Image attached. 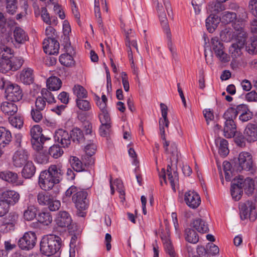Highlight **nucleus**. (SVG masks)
<instances>
[{
  "mask_svg": "<svg viewBox=\"0 0 257 257\" xmlns=\"http://www.w3.org/2000/svg\"><path fill=\"white\" fill-rule=\"evenodd\" d=\"M54 140L64 148L68 147L71 143L70 135L63 129H59L55 132Z\"/></svg>",
  "mask_w": 257,
  "mask_h": 257,
  "instance_id": "obj_19",
  "label": "nucleus"
},
{
  "mask_svg": "<svg viewBox=\"0 0 257 257\" xmlns=\"http://www.w3.org/2000/svg\"><path fill=\"white\" fill-rule=\"evenodd\" d=\"M153 1L154 3L157 5L156 9L158 13L161 24L167 35V37L168 38V48L172 54V57L174 59H176L177 57L176 48V47L174 45L171 40V32L168 25V20L167 19L165 9L163 8L162 5L159 3L158 0Z\"/></svg>",
  "mask_w": 257,
  "mask_h": 257,
  "instance_id": "obj_2",
  "label": "nucleus"
},
{
  "mask_svg": "<svg viewBox=\"0 0 257 257\" xmlns=\"http://www.w3.org/2000/svg\"><path fill=\"white\" fill-rule=\"evenodd\" d=\"M69 162L71 166L76 172H80L85 170V166L78 158L71 156L70 158Z\"/></svg>",
  "mask_w": 257,
  "mask_h": 257,
  "instance_id": "obj_40",
  "label": "nucleus"
},
{
  "mask_svg": "<svg viewBox=\"0 0 257 257\" xmlns=\"http://www.w3.org/2000/svg\"><path fill=\"white\" fill-rule=\"evenodd\" d=\"M241 16V21H236L233 24V27L236 31L235 35L237 37V39H246V33L244 31V21L247 18L246 12L242 10Z\"/></svg>",
  "mask_w": 257,
  "mask_h": 257,
  "instance_id": "obj_18",
  "label": "nucleus"
},
{
  "mask_svg": "<svg viewBox=\"0 0 257 257\" xmlns=\"http://www.w3.org/2000/svg\"><path fill=\"white\" fill-rule=\"evenodd\" d=\"M237 114L239 115L238 119L242 122H245L251 119L253 114L247 105L240 104L237 105Z\"/></svg>",
  "mask_w": 257,
  "mask_h": 257,
  "instance_id": "obj_17",
  "label": "nucleus"
},
{
  "mask_svg": "<svg viewBox=\"0 0 257 257\" xmlns=\"http://www.w3.org/2000/svg\"><path fill=\"white\" fill-rule=\"evenodd\" d=\"M74 142L80 143L84 141V135L82 131L78 127L74 128L70 134V139Z\"/></svg>",
  "mask_w": 257,
  "mask_h": 257,
  "instance_id": "obj_43",
  "label": "nucleus"
},
{
  "mask_svg": "<svg viewBox=\"0 0 257 257\" xmlns=\"http://www.w3.org/2000/svg\"><path fill=\"white\" fill-rule=\"evenodd\" d=\"M237 114V105L235 107L228 108L223 114V118L225 121H234L236 118Z\"/></svg>",
  "mask_w": 257,
  "mask_h": 257,
  "instance_id": "obj_42",
  "label": "nucleus"
},
{
  "mask_svg": "<svg viewBox=\"0 0 257 257\" xmlns=\"http://www.w3.org/2000/svg\"><path fill=\"white\" fill-rule=\"evenodd\" d=\"M64 171L62 165H52L47 170L42 171L39 178V184L43 190L49 191L56 189L58 192V184L62 179Z\"/></svg>",
  "mask_w": 257,
  "mask_h": 257,
  "instance_id": "obj_1",
  "label": "nucleus"
},
{
  "mask_svg": "<svg viewBox=\"0 0 257 257\" xmlns=\"http://www.w3.org/2000/svg\"><path fill=\"white\" fill-rule=\"evenodd\" d=\"M95 101L96 102V104L97 106L99 107L100 109V112H102L103 111H107V98L105 94H103L101 96V98L98 96H95Z\"/></svg>",
  "mask_w": 257,
  "mask_h": 257,
  "instance_id": "obj_48",
  "label": "nucleus"
},
{
  "mask_svg": "<svg viewBox=\"0 0 257 257\" xmlns=\"http://www.w3.org/2000/svg\"><path fill=\"white\" fill-rule=\"evenodd\" d=\"M246 39H237V42L232 44L229 47V51L233 58H236L241 54V49L245 44Z\"/></svg>",
  "mask_w": 257,
  "mask_h": 257,
  "instance_id": "obj_26",
  "label": "nucleus"
},
{
  "mask_svg": "<svg viewBox=\"0 0 257 257\" xmlns=\"http://www.w3.org/2000/svg\"><path fill=\"white\" fill-rule=\"evenodd\" d=\"M24 60L21 57H12L10 59L9 64L11 70L16 71L21 67L24 63Z\"/></svg>",
  "mask_w": 257,
  "mask_h": 257,
  "instance_id": "obj_44",
  "label": "nucleus"
},
{
  "mask_svg": "<svg viewBox=\"0 0 257 257\" xmlns=\"http://www.w3.org/2000/svg\"><path fill=\"white\" fill-rule=\"evenodd\" d=\"M42 132V129L39 125L33 126L30 130L31 143L34 149L37 151L42 149L43 145L46 141L50 140L49 138L45 137Z\"/></svg>",
  "mask_w": 257,
  "mask_h": 257,
  "instance_id": "obj_5",
  "label": "nucleus"
},
{
  "mask_svg": "<svg viewBox=\"0 0 257 257\" xmlns=\"http://www.w3.org/2000/svg\"><path fill=\"white\" fill-rule=\"evenodd\" d=\"M166 252L170 257H175V252L169 236H161Z\"/></svg>",
  "mask_w": 257,
  "mask_h": 257,
  "instance_id": "obj_38",
  "label": "nucleus"
},
{
  "mask_svg": "<svg viewBox=\"0 0 257 257\" xmlns=\"http://www.w3.org/2000/svg\"><path fill=\"white\" fill-rule=\"evenodd\" d=\"M60 202L58 200H53L52 197L51 198L50 201H49V203L47 204V206H48L50 210L52 211H55L58 210L60 207Z\"/></svg>",
  "mask_w": 257,
  "mask_h": 257,
  "instance_id": "obj_63",
  "label": "nucleus"
},
{
  "mask_svg": "<svg viewBox=\"0 0 257 257\" xmlns=\"http://www.w3.org/2000/svg\"><path fill=\"white\" fill-rule=\"evenodd\" d=\"M246 49L250 54H254L257 52V42L253 41L248 43L246 46Z\"/></svg>",
  "mask_w": 257,
  "mask_h": 257,
  "instance_id": "obj_64",
  "label": "nucleus"
},
{
  "mask_svg": "<svg viewBox=\"0 0 257 257\" xmlns=\"http://www.w3.org/2000/svg\"><path fill=\"white\" fill-rule=\"evenodd\" d=\"M74 94L77 96L76 99L86 98L87 97L86 90L82 86L76 85L73 88Z\"/></svg>",
  "mask_w": 257,
  "mask_h": 257,
  "instance_id": "obj_49",
  "label": "nucleus"
},
{
  "mask_svg": "<svg viewBox=\"0 0 257 257\" xmlns=\"http://www.w3.org/2000/svg\"><path fill=\"white\" fill-rule=\"evenodd\" d=\"M185 238L187 241L193 244L196 243L199 240V236L197 233L191 228L185 229Z\"/></svg>",
  "mask_w": 257,
  "mask_h": 257,
  "instance_id": "obj_41",
  "label": "nucleus"
},
{
  "mask_svg": "<svg viewBox=\"0 0 257 257\" xmlns=\"http://www.w3.org/2000/svg\"><path fill=\"white\" fill-rule=\"evenodd\" d=\"M9 120L11 125L16 128H21L23 125V119L20 116H10Z\"/></svg>",
  "mask_w": 257,
  "mask_h": 257,
  "instance_id": "obj_58",
  "label": "nucleus"
},
{
  "mask_svg": "<svg viewBox=\"0 0 257 257\" xmlns=\"http://www.w3.org/2000/svg\"><path fill=\"white\" fill-rule=\"evenodd\" d=\"M236 132V125L234 121H225L223 128L224 136L227 138L233 137Z\"/></svg>",
  "mask_w": 257,
  "mask_h": 257,
  "instance_id": "obj_33",
  "label": "nucleus"
},
{
  "mask_svg": "<svg viewBox=\"0 0 257 257\" xmlns=\"http://www.w3.org/2000/svg\"><path fill=\"white\" fill-rule=\"evenodd\" d=\"M236 171L239 172L244 171L253 174L256 171L252 156L248 152L244 151L239 153L236 163Z\"/></svg>",
  "mask_w": 257,
  "mask_h": 257,
  "instance_id": "obj_4",
  "label": "nucleus"
},
{
  "mask_svg": "<svg viewBox=\"0 0 257 257\" xmlns=\"http://www.w3.org/2000/svg\"><path fill=\"white\" fill-rule=\"evenodd\" d=\"M5 93L7 99L13 102L19 101L23 97L22 90L20 86L11 83L7 84Z\"/></svg>",
  "mask_w": 257,
  "mask_h": 257,
  "instance_id": "obj_9",
  "label": "nucleus"
},
{
  "mask_svg": "<svg viewBox=\"0 0 257 257\" xmlns=\"http://www.w3.org/2000/svg\"><path fill=\"white\" fill-rule=\"evenodd\" d=\"M76 103L77 107L82 111H87L91 108L90 102L84 98L76 99Z\"/></svg>",
  "mask_w": 257,
  "mask_h": 257,
  "instance_id": "obj_51",
  "label": "nucleus"
},
{
  "mask_svg": "<svg viewBox=\"0 0 257 257\" xmlns=\"http://www.w3.org/2000/svg\"><path fill=\"white\" fill-rule=\"evenodd\" d=\"M231 195L235 201H238L241 197L242 194V188L241 183L234 178L231 182L230 188Z\"/></svg>",
  "mask_w": 257,
  "mask_h": 257,
  "instance_id": "obj_25",
  "label": "nucleus"
},
{
  "mask_svg": "<svg viewBox=\"0 0 257 257\" xmlns=\"http://www.w3.org/2000/svg\"><path fill=\"white\" fill-rule=\"evenodd\" d=\"M20 81L25 84H30L34 81L33 70L29 67L24 68L20 74Z\"/></svg>",
  "mask_w": 257,
  "mask_h": 257,
  "instance_id": "obj_27",
  "label": "nucleus"
},
{
  "mask_svg": "<svg viewBox=\"0 0 257 257\" xmlns=\"http://www.w3.org/2000/svg\"><path fill=\"white\" fill-rule=\"evenodd\" d=\"M45 103L42 98H37L35 101V107L33 108L31 111V115L34 121L36 122H40L43 118L42 111L46 107Z\"/></svg>",
  "mask_w": 257,
  "mask_h": 257,
  "instance_id": "obj_12",
  "label": "nucleus"
},
{
  "mask_svg": "<svg viewBox=\"0 0 257 257\" xmlns=\"http://www.w3.org/2000/svg\"><path fill=\"white\" fill-rule=\"evenodd\" d=\"M21 171L22 176L26 179L32 178L35 174L36 168L32 161H30L23 166Z\"/></svg>",
  "mask_w": 257,
  "mask_h": 257,
  "instance_id": "obj_28",
  "label": "nucleus"
},
{
  "mask_svg": "<svg viewBox=\"0 0 257 257\" xmlns=\"http://www.w3.org/2000/svg\"><path fill=\"white\" fill-rule=\"evenodd\" d=\"M20 198V195L18 192L13 190H8L4 191L1 194L0 199L9 205H14L17 203Z\"/></svg>",
  "mask_w": 257,
  "mask_h": 257,
  "instance_id": "obj_14",
  "label": "nucleus"
},
{
  "mask_svg": "<svg viewBox=\"0 0 257 257\" xmlns=\"http://www.w3.org/2000/svg\"><path fill=\"white\" fill-rule=\"evenodd\" d=\"M240 217L241 220L248 218L251 221H254L257 216V210L252 202L247 201L239 205Z\"/></svg>",
  "mask_w": 257,
  "mask_h": 257,
  "instance_id": "obj_7",
  "label": "nucleus"
},
{
  "mask_svg": "<svg viewBox=\"0 0 257 257\" xmlns=\"http://www.w3.org/2000/svg\"><path fill=\"white\" fill-rule=\"evenodd\" d=\"M98 116L101 124H111L110 117L108 110L100 112Z\"/></svg>",
  "mask_w": 257,
  "mask_h": 257,
  "instance_id": "obj_61",
  "label": "nucleus"
},
{
  "mask_svg": "<svg viewBox=\"0 0 257 257\" xmlns=\"http://www.w3.org/2000/svg\"><path fill=\"white\" fill-rule=\"evenodd\" d=\"M129 32H130V33H131L132 29L128 30L127 32L125 31L126 46L127 47V48H128L129 49L131 48V46H132L133 47L135 48L137 50V51H138V48L137 41L135 40H132V41L130 40L129 37H128V35L130 34Z\"/></svg>",
  "mask_w": 257,
  "mask_h": 257,
  "instance_id": "obj_60",
  "label": "nucleus"
},
{
  "mask_svg": "<svg viewBox=\"0 0 257 257\" xmlns=\"http://www.w3.org/2000/svg\"><path fill=\"white\" fill-rule=\"evenodd\" d=\"M224 9V5L218 1L210 2L207 7V12L214 15Z\"/></svg>",
  "mask_w": 257,
  "mask_h": 257,
  "instance_id": "obj_37",
  "label": "nucleus"
},
{
  "mask_svg": "<svg viewBox=\"0 0 257 257\" xmlns=\"http://www.w3.org/2000/svg\"><path fill=\"white\" fill-rule=\"evenodd\" d=\"M0 179L14 186L23 185L24 183L17 173L9 170L0 172Z\"/></svg>",
  "mask_w": 257,
  "mask_h": 257,
  "instance_id": "obj_11",
  "label": "nucleus"
},
{
  "mask_svg": "<svg viewBox=\"0 0 257 257\" xmlns=\"http://www.w3.org/2000/svg\"><path fill=\"white\" fill-rule=\"evenodd\" d=\"M13 35L14 41L18 44H23L29 40L27 33L20 27H16L14 29Z\"/></svg>",
  "mask_w": 257,
  "mask_h": 257,
  "instance_id": "obj_23",
  "label": "nucleus"
},
{
  "mask_svg": "<svg viewBox=\"0 0 257 257\" xmlns=\"http://www.w3.org/2000/svg\"><path fill=\"white\" fill-rule=\"evenodd\" d=\"M12 140V135L9 130L6 127H0V145H5L9 144Z\"/></svg>",
  "mask_w": 257,
  "mask_h": 257,
  "instance_id": "obj_36",
  "label": "nucleus"
},
{
  "mask_svg": "<svg viewBox=\"0 0 257 257\" xmlns=\"http://www.w3.org/2000/svg\"><path fill=\"white\" fill-rule=\"evenodd\" d=\"M166 252L170 257H175V252L169 236H161Z\"/></svg>",
  "mask_w": 257,
  "mask_h": 257,
  "instance_id": "obj_39",
  "label": "nucleus"
},
{
  "mask_svg": "<svg viewBox=\"0 0 257 257\" xmlns=\"http://www.w3.org/2000/svg\"><path fill=\"white\" fill-rule=\"evenodd\" d=\"M18 9L17 0H6V11L11 15L14 14Z\"/></svg>",
  "mask_w": 257,
  "mask_h": 257,
  "instance_id": "obj_57",
  "label": "nucleus"
},
{
  "mask_svg": "<svg viewBox=\"0 0 257 257\" xmlns=\"http://www.w3.org/2000/svg\"><path fill=\"white\" fill-rule=\"evenodd\" d=\"M29 154L26 150H18L15 152L12 158L13 165L16 168H21L29 162Z\"/></svg>",
  "mask_w": 257,
  "mask_h": 257,
  "instance_id": "obj_10",
  "label": "nucleus"
},
{
  "mask_svg": "<svg viewBox=\"0 0 257 257\" xmlns=\"http://www.w3.org/2000/svg\"><path fill=\"white\" fill-rule=\"evenodd\" d=\"M243 134L244 138L248 142L257 141V126L255 124L248 123L244 129Z\"/></svg>",
  "mask_w": 257,
  "mask_h": 257,
  "instance_id": "obj_21",
  "label": "nucleus"
},
{
  "mask_svg": "<svg viewBox=\"0 0 257 257\" xmlns=\"http://www.w3.org/2000/svg\"><path fill=\"white\" fill-rule=\"evenodd\" d=\"M184 200L186 204L193 209L197 208L201 203L199 195L195 191L191 190L185 193Z\"/></svg>",
  "mask_w": 257,
  "mask_h": 257,
  "instance_id": "obj_15",
  "label": "nucleus"
},
{
  "mask_svg": "<svg viewBox=\"0 0 257 257\" xmlns=\"http://www.w3.org/2000/svg\"><path fill=\"white\" fill-rule=\"evenodd\" d=\"M237 180L241 183L242 188L248 196L251 195L255 189L254 181L250 178L244 179L243 177L239 176Z\"/></svg>",
  "mask_w": 257,
  "mask_h": 257,
  "instance_id": "obj_22",
  "label": "nucleus"
},
{
  "mask_svg": "<svg viewBox=\"0 0 257 257\" xmlns=\"http://www.w3.org/2000/svg\"><path fill=\"white\" fill-rule=\"evenodd\" d=\"M38 221L45 225H48L52 221V217L49 212H42L38 214Z\"/></svg>",
  "mask_w": 257,
  "mask_h": 257,
  "instance_id": "obj_46",
  "label": "nucleus"
},
{
  "mask_svg": "<svg viewBox=\"0 0 257 257\" xmlns=\"http://www.w3.org/2000/svg\"><path fill=\"white\" fill-rule=\"evenodd\" d=\"M2 111L8 115L13 116L18 111V106L14 102H4L1 105Z\"/></svg>",
  "mask_w": 257,
  "mask_h": 257,
  "instance_id": "obj_32",
  "label": "nucleus"
},
{
  "mask_svg": "<svg viewBox=\"0 0 257 257\" xmlns=\"http://www.w3.org/2000/svg\"><path fill=\"white\" fill-rule=\"evenodd\" d=\"M191 226L200 233H204L209 231L208 224L201 218H196L191 223Z\"/></svg>",
  "mask_w": 257,
  "mask_h": 257,
  "instance_id": "obj_31",
  "label": "nucleus"
},
{
  "mask_svg": "<svg viewBox=\"0 0 257 257\" xmlns=\"http://www.w3.org/2000/svg\"><path fill=\"white\" fill-rule=\"evenodd\" d=\"M52 197L44 192H39L37 196L38 203L40 205H47Z\"/></svg>",
  "mask_w": 257,
  "mask_h": 257,
  "instance_id": "obj_52",
  "label": "nucleus"
},
{
  "mask_svg": "<svg viewBox=\"0 0 257 257\" xmlns=\"http://www.w3.org/2000/svg\"><path fill=\"white\" fill-rule=\"evenodd\" d=\"M61 247V239L55 235L43 237L40 242V251L47 256L55 254L60 249Z\"/></svg>",
  "mask_w": 257,
  "mask_h": 257,
  "instance_id": "obj_3",
  "label": "nucleus"
},
{
  "mask_svg": "<svg viewBox=\"0 0 257 257\" xmlns=\"http://www.w3.org/2000/svg\"><path fill=\"white\" fill-rule=\"evenodd\" d=\"M36 208L33 205H30L24 212V218L27 220H32L36 217Z\"/></svg>",
  "mask_w": 257,
  "mask_h": 257,
  "instance_id": "obj_54",
  "label": "nucleus"
},
{
  "mask_svg": "<svg viewBox=\"0 0 257 257\" xmlns=\"http://www.w3.org/2000/svg\"><path fill=\"white\" fill-rule=\"evenodd\" d=\"M164 141L163 147L165 150V152L171 155L170 160L172 162L176 161L177 162L179 155L176 144L174 143H171L170 144V142L167 141L166 139Z\"/></svg>",
  "mask_w": 257,
  "mask_h": 257,
  "instance_id": "obj_24",
  "label": "nucleus"
},
{
  "mask_svg": "<svg viewBox=\"0 0 257 257\" xmlns=\"http://www.w3.org/2000/svg\"><path fill=\"white\" fill-rule=\"evenodd\" d=\"M49 153L53 158L57 159L63 155V151L59 145H54L50 148Z\"/></svg>",
  "mask_w": 257,
  "mask_h": 257,
  "instance_id": "obj_56",
  "label": "nucleus"
},
{
  "mask_svg": "<svg viewBox=\"0 0 257 257\" xmlns=\"http://www.w3.org/2000/svg\"><path fill=\"white\" fill-rule=\"evenodd\" d=\"M43 45L45 53L49 55H56L58 53L59 43L55 39H44Z\"/></svg>",
  "mask_w": 257,
  "mask_h": 257,
  "instance_id": "obj_16",
  "label": "nucleus"
},
{
  "mask_svg": "<svg viewBox=\"0 0 257 257\" xmlns=\"http://www.w3.org/2000/svg\"><path fill=\"white\" fill-rule=\"evenodd\" d=\"M211 48L215 56L222 63L228 62L230 61V57L225 52L223 44L220 41L219 38L214 37L210 41Z\"/></svg>",
  "mask_w": 257,
  "mask_h": 257,
  "instance_id": "obj_6",
  "label": "nucleus"
},
{
  "mask_svg": "<svg viewBox=\"0 0 257 257\" xmlns=\"http://www.w3.org/2000/svg\"><path fill=\"white\" fill-rule=\"evenodd\" d=\"M10 60L0 59V72L6 73L11 70Z\"/></svg>",
  "mask_w": 257,
  "mask_h": 257,
  "instance_id": "obj_62",
  "label": "nucleus"
},
{
  "mask_svg": "<svg viewBox=\"0 0 257 257\" xmlns=\"http://www.w3.org/2000/svg\"><path fill=\"white\" fill-rule=\"evenodd\" d=\"M86 191L81 190L72 196V201L77 209L86 210L88 207V201L87 199Z\"/></svg>",
  "mask_w": 257,
  "mask_h": 257,
  "instance_id": "obj_13",
  "label": "nucleus"
},
{
  "mask_svg": "<svg viewBox=\"0 0 257 257\" xmlns=\"http://www.w3.org/2000/svg\"><path fill=\"white\" fill-rule=\"evenodd\" d=\"M221 21L220 18L214 14H210L206 20V27L210 33L213 32Z\"/></svg>",
  "mask_w": 257,
  "mask_h": 257,
  "instance_id": "obj_30",
  "label": "nucleus"
},
{
  "mask_svg": "<svg viewBox=\"0 0 257 257\" xmlns=\"http://www.w3.org/2000/svg\"><path fill=\"white\" fill-rule=\"evenodd\" d=\"M12 55L13 52L11 48L5 45L0 46V59L10 60Z\"/></svg>",
  "mask_w": 257,
  "mask_h": 257,
  "instance_id": "obj_50",
  "label": "nucleus"
},
{
  "mask_svg": "<svg viewBox=\"0 0 257 257\" xmlns=\"http://www.w3.org/2000/svg\"><path fill=\"white\" fill-rule=\"evenodd\" d=\"M232 29L230 28H226L220 32V37L222 41L224 42H230L234 37Z\"/></svg>",
  "mask_w": 257,
  "mask_h": 257,
  "instance_id": "obj_47",
  "label": "nucleus"
},
{
  "mask_svg": "<svg viewBox=\"0 0 257 257\" xmlns=\"http://www.w3.org/2000/svg\"><path fill=\"white\" fill-rule=\"evenodd\" d=\"M236 18V14L234 12L225 11L222 14L221 21L225 24H228L233 21Z\"/></svg>",
  "mask_w": 257,
  "mask_h": 257,
  "instance_id": "obj_53",
  "label": "nucleus"
},
{
  "mask_svg": "<svg viewBox=\"0 0 257 257\" xmlns=\"http://www.w3.org/2000/svg\"><path fill=\"white\" fill-rule=\"evenodd\" d=\"M215 142L216 145L218 146V152L219 154L224 157L227 156L229 153L227 141L224 139L218 138L215 139Z\"/></svg>",
  "mask_w": 257,
  "mask_h": 257,
  "instance_id": "obj_35",
  "label": "nucleus"
},
{
  "mask_svg": "<svg viewBox=\"0 0 257 257\" xmlns=\"http://www.w3.org/2000/svg\"><path fill=\"white\" fill-rule=\"evenodd\" d=\"M57 225L61 227H68L72 222L71 217L66 211H59L55 219Z\"/></svg>",
  "mask_w": 257,
  "mask_h": 257,
  "instance_id": "obj_20",
  "label": "nucleus"
},
{
  "mask_svg": "<svg viewBox=\"0 0 257 257\" xmlns=\"http://www.w3.org/2000/svg\"><path fill=\"white\" fill-rule=\"evenodd\" d=\"M62 85L61 80L56 76L49 77L47 80V86L50 91L59 90Z\"/></svg>",
  "mask_w": 257,
  "mask_h": 257,
  "instance_id": "obj_34",
  "label": "nucleus"
},
{
  "mask_svg": "<svg viewBox=\"0 0 257 257\" xmlns=\"http://www.w3.org/2000/svg\"><path fill=\"white\" fill-rule=\"evenodd\" d=\"M41 94L42 96H39L37 98H42L45 103L46 101L48 103L56 102L54 95L50 91L47 89H43L41 91Z\"/></svg>",
  "mask_w": 257,
  "mask_h": 257,
  "instance_id": "obj_55",
  "label": "nucleus"
},
{
  "mask_svg": "<svg viewBox=\"0 0 257 257\" xmlns=\"http://www.w3.org/2000/svg\"><path fill=\"white\" fill-rule=\"evenodd\" d=\"M60 63L66 67H71L74 65L73 57L69 53L63 54L59 57Z\"/></svg>",
  "mask_w": 257,
  "mask_h": 257,
  "instance_id": "obj_45",
  "label": "nucleus"
},
{
  "mask_svg": "<svg viewBox=\"0 0 257 257\" xmlns=\"http://www.w3.org/2000/svg\"><path fill=\"white\" fill-rule=\"evenodd\" d=\"M166 174L168 176V179L169 181L170 182V185L171 186L172 188L175 191V184L177 181V175L176 172L174 173V175H172V172L166 173L165 172V170L164 169H162L161 173H160V178L161 179L160 183L162 185L163 181L162 179L164 180V182L166 183Z\"/></svg>",
  "mask_w": 257,
  "mask_h": 257,
  "instance_id": "obj_29",
  "label": "nucleus"
},
{
  "mask_svg": "<svg viewBox=\"0 0 257 257\" xmlns=\"http://www.w3.org/2000/svg\"><path fill=\"white\" fill-rule=\"evenodd\" d=\"M36 241V233L32 231H29L25 233L19 239L18 245L22 249L29 250L35 246Z\"/></svg>",
  "mask_w": 257,
  "mask_h": 257,
  "instance_id": "obj_8",
  "label": "nucleus"
},
{
  "mask_svg": "<svg viewBox=\"0 0 257 257\" xmlns=\"http://www.w3.org/2000/svg\"><path fill=\"white\" fill-rule=\"evenodd\" d=\"M159 122L161 138L163 140H165V127L167 128L169 127V121L168 119L160 118Z\"/></svg>",
  "mask_w": 257,
  "mask_h": 257,
  "instance_id": "obj_59",
  "label": "nucleus"
}]
</instances>
